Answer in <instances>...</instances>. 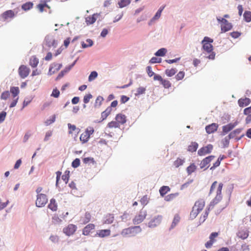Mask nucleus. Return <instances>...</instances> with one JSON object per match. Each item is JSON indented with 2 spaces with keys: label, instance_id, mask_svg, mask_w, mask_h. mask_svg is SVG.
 Segmentation results:
<instances>
[{
  "label": "nucleus",
  "instance_id": "nucleus-1",
  "mask_svg": "<svg viewBox=\"0 0 251 251\" xmlns=\"http://www.w3.org/2000/svg\"><path fill=\"white\" fill-rule=\"evenodd\" d=\"M213 42V40L208 37H205L201 42L203 51L210 53L207 57L209 59H214L215 56V54L213 51V47L211 44Z\"/></svg>",
  "mask_w": 251,
  "mask_h": 251
},
{
  "label": "nucleus",
  "instance_id": "nucleus-2",
  "mask_svg": "<svg viewBox=\"0 0 251 251\" xmlns=\"http://www.w3.org/2000/svg\"><path fill=\"white\" fill-rule=\"evenodd\" d=\"M205 206V201L203 199L197 201L190 212V216L192 219H195L202 211Z\"/></svg>",
  "mask_w": 251,
  "mask_h": 251
},
{
  "label": "nucleus",
  "instance_id": "nucleus-3",
  "mask_svg": "<svg viewBox=\"0 0 251 251\" xmlns=\"http://www.w3.org/2000/svg\"><path fill=\"white\" fill-rule=\"evenodd\" d=\"M142 229L140 226H131L123 229L121 235L123 237L134 236L140 233Z\"/></svg>",
  "mask_w": 251,
  "mask_h": 251
},
{
  "label": "nucleus",
  "instance_id": "nucleus-4",
  "mask_svg": "<svg viewBox=\"0 0 251 251\" xmlns=\"http://www.w3.org/2000/svg\"><path fill=\"white\" fill-rule=\"evenodd\" d=\"M94 132V128L92 127H89L87 128L85 131L83 132L80 136V140L82 143L84 144L87 142L90 138V137Z\"/></svg>",
  "mask_w": 251,
  "mask_h": 251
},
{
  "label": "nucleus",
  "instance_id": "nucleus-5",
  "mask_svg": "<svg viewBox=\"0 0 251 251\" xmlns=\"http://www.w3.org/2000/svg\"><path fill=\"white\" fill-rule=\"evenodd\" d=\"M223 185L222 182L218 183L217 181H214L210 187L209 194H211L214 192L216 193V195L222 194Z\"/></svg>",
  "mask_w": 251,
  "mask_h": 251
},
{
  "label": "nucleus",
  "instance_id": "nucleus-6",
  "mask_svg": "<svg viewBox=\"0 0 251 251\" xmlns=\"http://www.w3.org/2000/svg\"><path fill=\"white\" fill-rule=\"evenodd\" d=\"M218 21L222 23L221 27V32H226L230 30L232 28V25L231 23H229L224 18H221V19L219 18H217Z\"/></svg>",
  "mask_w": 251,
  "mask_h": 251
},
{
  "label": "nucleus",
  "instance_id": "nucleus-7",
  "mask_svg": "<svg viewBox=\"0 0 251 251\" xmlns=\"http://www.w3.org/2000/svg\"><path fill=\"white\" fill-rule=\"evenodd\" d=\"M147 216V211L145 210L142 209L139 212V214L135 216L133 219V223L134 225H138L143 221Z\"/></svg>",
  "mask_w": 251,
  "mask_h": 251
},
{
  "label": "nucleus",
  "instance_id": "nucleus-8",
  "mask_svg": "<svg viewBox=\"0 0 251 251\" xmlns=\"http://www.w3.org/2000/svg\"><path fill=\"white\" fill-rule=\"evenodd\" d=\"M48 199L45 194H40L37 195L36 201V205L37 207H41L44 206L47 202Z\"/></svg>",
  "mask_w": 251,
  "mask_h": 251
},
{
  "label": "nucleus",
  "instance_id": "nucleus-9",
  "mask_svg": "<svg viewBox=\"0 0 251 251\" xmlns=\"http://www.w3.org/2000/svg\"><path fill=\"white\" fill-rule=\"evenodd\" d=\"M45 44L49 48H55L57 45V42L52 35H47L45 38Z\"/></svg>",
  "mask_w": 251,
  "mask_h": 251
},
{
  "label": "nucleus",
  "instance_id": "nucleus-10",
  "mask_svg": "<svg viewBox=\"0 0 251 251\" xmlns=\"http://www.w3.org/2000/svg\"><path fill=\"white\" fill-rule=\"evenodd\" d=\"M18 73L21 78H25L30 73V69L27 66L22 65L19 67Z\"/></svg>",
  "mask_w": 251,
  "mask_h": 251
},
{
  "label": "nucleus",
  "instance_id": "nucleus-11",
  "mask_svg": "<svg viewBox=\"0 0 251 251\" xmlns=\"http://www.w3.org/2000/svg\"><path fill=\"white\" fill-rule=\"evenodd\" d=\"M77 229V226L74 224H69L63 228V232L67 236H71L74 234Z\"/></svg>",
  "mask_w": 251,
  "mask_h": 251
},
{
  "label": "nucleus",
  "instance_id": "nucleus-12",
  "mask_svg": "<svg viewBox=\"0 0 251 251\" xmlns=\"http://www.w3.org/2000/svg\"><path fill=\"white\" fill-rule=\"evenodd\" d=\"M213 148L211 144H208L206 146L201 148L198 151V154L200 156H203L211 152Z\"/></svg>",
  "mask_w": 251,
  "mask_h": 251
},
{
  "label": "nucleus",
  "instance_id": "nucleus-13",
  "mask_svg": "<svg viewBox=\"0 0 251 251\" xmlns=\"http://www.w3.org/2000/svg\"><path fill=\"white\" fill-rule=\"evenodd\" d=\"M15 13L14 11L12 10H8L4 12L1 15V18L4 21H7L9 19L13 18L15 16Z\"/></svg>",
  "mask_w": 251,
  "mask_h": 251
},
{
  "label": "nucleus",
  "instance_id": "nucleus-14",
  "mask_svg": "<svg viewBox=\"0 0 251 251\" xmlns=\"http://www.w3.org/2000/svg\"><path fill=\"white\" fill-rule=\"evenodd\" d=\"M237 122H235L234 123H229L226 125L222 127V134L225 135L227 133L233 129L237 125Z\"/></svg>",
  "mask_w": 251,
  "mask_h": 251
},
{
  "label": "nucleus",
  "instance_id": "nucleus-15",
  "mask_svg": "<svg viewBox=\"0 0 251 251\" xmlns=\"http://www.w3.org/2000/svg\"><path fill=\"white\" fill-rule=\"evenodd\" d=\"M215 158L213 155H210L204 158L201 162L200 166L201 169H203L206 167V169L208 168V164Z\"/></svg>",
  "mask_w": 251,
  "mask_h": 251
},
{
  "label": "nucleus",
  "instance_id": "nucleus-16",
  "mask_svg": "<svg viewBox=\"0 0 251 251\" xmlns=\"http://www.w3.org/2000/svg\"><path fill=\"white\" fill-rule=\"evenodd\" d=\"M222 194H217L212 201L210 202L208 206L210 208H213L214 206L219 203L222 200Z\"/></svg>",
  "mask_w": 251,
  "mask_h": 251
},
{
  "label": "nucleus",
  "instance_id": "nucleus-17",
  "mask_svg": "<svg viewBox=\"0 0 251 251\" xmlns=\"http://www.w3.org/2000/svg\"><path fill=\"white\" fill-rule=\"evenodd\" d=\"M218 127V125L216 123H212L205 127V130L208 134L213 133L217 131Z\"/></svg>",
  "mask_w": 251,
  "mask_h": 251
},
{
  "label": "nucleus",
  "instance_id": "nucleus-18",
  "mask_svg": "<svg viewBox=\"0 0 251 251\" xmlns=\"http://www.w3.org/2000/svg\"><path fill=\"white\" fill-rule=\"evenodd\" d=\"M115 119L120 125H124L126 122V116L121 113L118 114L116 116Z\"/></svg>",
  "mask_w": 251,
  "mask_h": 251
},
{
  "label": "nucleus",
  "instance_id": "nucleus-19",
  "mask_svg": "<svg viewBox=\"0 0 251 251\" xmlns=\"http://www.w3.org/2000/svg\"><path fill=\"white\" fill-rule=\"evenodd\" d=\"M95 226L93 224H89L85 226L82 230V233L84 235H88L95 229Z\"/></svg>",
  "mask_w": 251,
  "mask_h": 251
},
{
  "label": "nucleus",
  "instance_id": "nucleus-20",
  "mask_svg": "<svg viewBox=\"0 0 251 251\" xmlns=\"http://www.w3.org/2000/svg\"><path fill=\"white\" fill-rule=\"evenodd\" d=\"M161 219L162 217L160 216H158L157 217L154 218L149 223V226L153 227L159 225L161 223Z\"/></svg>",
  "mask_w": 251,
  "mask_h": 251
},
{
  "label": "nucleus",
  "instance_id": "nucleus-21",
  "mask_svg": "<svg viewBox=\"0 0 251 251\" xmlns=\"http://www.w3.org/2000/svg\"><path fill=\"white\" fill-rule=\"evenodd\" d=\"M110 233L111 231L110 229H101L98 231L96 235L100 238H103L109 236Z\"/></svg>",
  "mask_w": 251,
  "mask_h": 251
},
{
  "label": "nucleus",
  "instance_id": "nucleus-22",
  "mask_svg": "<svg viewBox=\"0 0 251 251\" xmlns=\"http://www.w3.org/2000/svg\"><path fill=\"white\" fill-rule=\"evenodd\" d=\"M114 220V216L112 214H108L106 215L103 219V224H111Z\"/></svg>",
  "mask_w": 251,
  "mask_h": 251
},
{
  "label": "nucleus",
  "instance_id": "nucleus-23",
  "mask_svg": "<svg viewBox=\"0 0 251 251\" xmlns=\"http://www.w3.org/2000/svg\"><path fill=\"white\" fill-rule=\"evenodd\" d=\"M98 16L97 14H94L91 16H89L85 18V22L87 25H90L94 24L97 20V18Z\"/></svg>",
  "mask_w": 251,
  "mask_h": 251
},
{
  "label": "nucleus",
  "instance_id": "nucleus-24",
  "mask_svg": "<svg viewBox=\"0 0 251 251\" xmlns=\"http://www.w3.org/2000/svg\"><path fill=\"white\" fill-rule=\"evenodd\" d=\"M68 127L69 129L68 133L69 134H72L74 132H75L76 133L75 135V136H76L80 131V129L76 128V126L74 125H72L69 123L68 124Z\"/></svg>",
  "mask_w": 251,
  "mask_h": 251
},
{
  "label": "nucleus",
  "instance_id": "nucleus-25",
  "mask_svg": "<svg viewBox=\"0 0 251 251\" xmlns=\"http://www.w3.org/2000/svg\"><path fill=\"white\" fill-rule=\"evenodd\" d=\"M48 207L52 211H56L57 210L58 205L55 200L51 199Z\"/></svg>",
  "mask_w": 251,
  "mask_h": 251
},
{
  "label": "nucleus",
  "instance_id": "nucleus-26",
  "mask_svg": "<svg viewBox=\"0 0 251 251\" xmlns=\"http://www.w3.org/2000/svg\"><path fill=\"white\" fill-rule=\"evenodd\" d=\"M250 103L251 100L249 98L240 99L238 100L239 105L242 107L248 105Z\"/></svg>",
  "mask_w": 251,
  "mask_h": 251
},
{
  "label": "nucleus",
  "instance_id": "nucleus-27",
  "mask_svg": "<svg viewBox=\"0 0 251 251\" xmlns=\"http://www.w3.org/2000/svg\"><path fill=\"white\" fill-rule=\"evenodd\" d=\"M112 108H111V107H107V108L101 114V121H102L105 120L107 117L110 114Z\"/></svg>",
  "mask_w": 251,
  "mask_h": 251
},
{
  "label": "nucleus",
  "instance_id": "nucleus-28",
  "mask_svg": "<svg viewBox=\"0 0 251 251\" xmlns=\"http://www.w3.org/2000/svg\"><path fill=\"white\" fill-rule=\"evenodd\" d=\"M91 215L89 212H86L83 216H82L80 218V221L84 224L88 223L91 220Z\"/></svg>",
  "mask_w": 251,
  "mask_h": 251
},
{
  "label": "nucleus",
  "instance_id": "nucleus-29",
  "mask_svg": "<svg viewBox=\"0 0 251 251\" xmlns=\"http://www.w3.org/2000/svg\"><path fill=\"white\" fill-rule=\"evenodd\" d=\"M249 236V232L247 230L242 229L238 231L237 236L241 239H246Z\"/></svg>",
  "mask_w": 251,
  "mask_h": 251
},
{
  "label": "nucleus",
  "instance_id": "nucleus-30",
  "mask_svg": "<svg viewBox=\"0 0 251 251\" xmlns=\"http://www.w3.org/2000/svg\"><path fill=\"white\" fill-rule=\"evenodd\" d=\"M39 63L38 59L35 56L31 57L29 60V65L33 68L36 67Z\"/></svg>",
  "mask_w": 251,
  "mask_h": 251
},
{
  "label": "nucleus",
  "instance_id": "nucleus-31",
  "mask_svg": "<svg viewBox=\"0 0 251 251\" xmlns=\"http://www.w3.org/2000/svg\"><path fill=\"white\" fill-rule=\"evenodd\" d=\"M197 169V166L195 165L194 163H191L187 168H186V171L188 175H191L193 173H194Z\"/></svg>",
  "mask_w": 251,
  "mask_h": 251
},
{
  "label": "nucleus",
  "instance_id": "nucleus-32",
  "mask_svg": "<svg viewBox=\"0 0 251 251\" xmlns=\"http://www.w3.org/2000/svg\"><path fill=\"white\" fill-rule=\"evenodd\" d=\"M180 220V216L179 215V214H176L174 216L173 222L171 225V228H174L177 225V224L179 222Z\"/></svg>",
  "mask_w": 251,
  "mask_h": 251
},
{
  "label": "nucleus",
  "instance_id": "nucleus-33",
  "mask_svg": "<svg viewBox=\"0 0 251 251\" xmlns=\"http://www.w3.org/2000/svg\"><path fill=\"white\" fill-rule=\"evenodd\" d=\"M185 162V159L184 158H177L173 163L174 166L175 168H178L179 166L182 165Z\"/></svg>",
  "mask_w": 251,
  "mask_h": 251
},
{
  "label": "nucleus",
  "instance_id": "nucleus-34",
  "mask_svg": "<svg viewBox=\"0 0 251 251\" xmlns=\"http://www.w3.org/2000/svg\"><path fill=\"white\" fill-rule=\"evenodd\" d=\"M170 191V188L169 186H163L161 187L159 189V192L160 195L162 197H163L165 195H166L168 192Z\"/></svg>",
  "mask_w": 251,
  "mask_h": 251
},
{
  "label": "nucleus",
  "instance_id": "nucleus-35",
  "mask_svg": "<svg viewBox=\"0 0 251 251\" xmlns=\"http://www.w3.org/2000/svg\"><path fill=\"white\" fill-rule=\"evenodd\" d=\"M231 139L227 135L221 141V144L223 146V147L225 148L228 147L229 144V141Z\"/></svg>",
  "mask_w": 251,
  "mask_h": 251
},
{
  "label": "nucleus",
  "instance_id": "nucleus-36",
  "mask_svg": "<svg viewBox=\"0 0 251 251\" xmlns=\"http://www.w3.org/2000/svg\"><path fill=\"white\" fill-rule=\"evenodd\" d=\"M198 147V144L196 142H192L188 146V151L190 152L196 151Z\"/></svg>",
  "mask_w": 251,
  "mask_h": 251
},
{
  "label": "nucleus",
  "instance_id": "nucleus-37",
  "mask_svg": "<svg viewBox=\"0 0 251 251\" xmlns=\"http://www.w3.org/2000/svg\"><path fill=\"white\" fill-rule=\"evenodd\" d=\"M242 131V129L238 128L236 129L233 131L231 132L228 136L230 137V139H232L235 138L237 135L239 134Z\"/></svg>",
  "mask_w": 251,
  "mask_h": 251
},
{
  "label": "nucleus",
  "instance_id": "nucleus-38",
  "mask_svg": "<svg viewBox=\"0 0 251 251\" xmlns=\"http://www.w3.org/2000/svg\"><path fill=\"white\" fill-rule=\"evenodd\" d=\"M211 209L212 208H210L209 206H208V207L206 209L204 214L200 217V222L203 223L205 221V220L207 218V216L209 214V212L210 209Z\"/></svg>",
  "mask_w": 251,
  "mask_h": 251
},
{
  "label": "nucleus",
  "instance_id": "nucleus-39",
  "mask_svg": "<svg viewBox=\"0 0 251 251\" xmlns=\"http://www.w3.org/2000/svg\"><path fill=\"white\" fill-rule=\"evenodd\" d=\"M33 3L31 2H27L22 5V8L25 11L30 10L33 7Z\"/></svg>",
  "mask_w": 251,
  "mask_h": 251
},
{
  "label": "nucleus",
  "instance_id": "nucleus-40",
  "mask_svg": "<svg viewBox=\"0 0 251 251\" xmlns=\"http://www.w3.org/2000/svg\"><path fill=\"white\" fill-rule=\"evenodd\" d=\"M165 7V6H162L160 7L159 10L157 11L154 16L152 18V20L154 21L158 20L161 16V13L162 11L163 10L164 8Z\"/></svg>",
  "mask_w": 251,
  "mask_h": 251
},
{
  "label": "nucleus",
  "instance_id": "nucleus-41",
  "mask_svg": "<svg viewBox=\"0 0 251 251\" xmlns=\"http://www.w3.org/2000/svg\"><path fill=\"white\" fill-rule=\"evenodd\" d=\"M107 126L110 128H119L120 126V125L115 120V121H111V122H109L107 124Z\"/></svg>",
  "mask_w": 251,
  "mask_h": 251
},
{
  "label": "nucleus",
  "instance_id": "nucleus-42",
  "mask_svg": "<svg viewBox=\"0 0 251 251\" xmlns=\"http://www.w3.org/2000/svg\"><path fill=\"white\" fill-rule=\"evenodd\" d=\"M130 3V0H120L118 2V5L120 8H123L128 5Z\"/></svg>",
  "mask_w": 251,
  "mask_h": 251
},
{
  "label": "nucleus",
  "instance_id": "nucleus-43",
  "mask_svg": "<svg viewBox=\"0 0 251 251\" xmlns=\"http://www.w3.org/2000/svg\"><path fill=\"white\" fill-rule=\"evenodd\" d=\"M167 52V50L165 48H161L158 50L155 53L156 56H163Z\"/></svg>",
  "mask_w": 251,
  "mask_h": 251
},
{
  "label": "nucleus",
  "instance_id": "nucleus-44",
  "mask_svg": "<svg viewBox=\"0 0 251 251\" xmlns=\"http://www.w3.org/2000/svg\"><path fill=\"white\" fill-rule=\"evenodd\" d=\"M176 72V69L172 68L171 69H167L165 71L166 75L168 76H173Z\"/></svg>",
  "mask_w": 251,
  "mask_h": 251
},
{
  "label": "nucleus",
  "instance_id": "nucleus-45",
  "mask_svg": "<svg viewBox=\"0 0 251 251\" xmlns=\"http://www.w3.org/2000/svg\"><path fill=\"white\" fill-rule=\"evenodd\" d=\"M86 42L88 44H85L84 42L81 43V46L83 48H86L89 47H91L93 44V41L90 39H87Z\"/></svg>",
  "mask_w": 251,
  "mask_h": 251
},
{
  "label": "nucleus",
  "instance_id": "nucleus-46",
  "mask_svg": "<svg viewBox=\"0 0 251 251\" xmlns=\"http://www.w3.org/2000/svg\"><path fill=\"white\" fill-rule=\"evenodd\" d=\"M10 92L12 94L14 98L17 96L19 93V89L18 87H12L10 88Z\"/></svg>",
  "mask_w": 251,
  "mask_h": 251
},
{
  "label": "nucleus",
  "instance_id": "nucleus-47",
  "mask_svg": "<svg viewBox=\"0 0 251 251\" xmlns=\"http://www.w3.org/2000/svg\"><path fill=\"white\" fill-rule=\"evenodd\" d=\"M161 83L165 88L168 89L171 86V83L168 80L163 79Z\"/></svg>",
  "mask_w": 251,
  "mask_h": 251
},
{
  "label": "nucleus",
  "instance_id": "nucleus-48",
  "mask_svg": "<svg viewBox=\"0 0 251 251\" xmlns=\"http://www.w3.org/2000/svg\"><path fill=\"white\" fill-rule=\"evenodd\" d=\"M150 198L147 195L144 196L140 200L141 203L143 205H147L149 201Z\"/></svg>",
  "mask_w": 251,
  "mask_h": 251
},
{
  "label": "nucleus",
  "instance_id": "nucleus-49",
  "mask_svg": "<svg viewBox=\"0 0 251 251\" xmlns=\"http://www.w3.org/2000/svg\"><path fill=\"white\" fill-rule=\"evenodd\" d=\"M244 17L245 21L247 22L251 21V12L245 11L244 14Z\"/></svg>",
  "mask_w": 251,
  "mask_h": 251
},
{
  "label": "nucleus",
  "instance_id": "nucleus-50",
  "mask_svg": "<svg viewBox=\"0 0 251 251\" xmlns=\"http://www.w3.org/2000/svg\"><path fill=\"white\" fill-rule=\"evenodd\" d=\"M103 100V98L101 96H98L96 100L95 103V106H100L102 103V102Z\"/></svg>",
  "mask_w": 251,
  "mask_h": 251
},
{
  "label": "nucleus",
  "instance_id": "nucleus-51",
  "mask_svg": "<svg viewBox=\"0 0 251 251\" xmlns=\"http://www.w3.org/2000/svg\"><path fill=\"white\" fill-rule=\"evenodd\" d=\"M177 195V193L171 194L166 196L164 199L166 201H169L174 199Z\"/></svg>",
  "mask_w": 251,
  "mask_h": 251
},
{
  "label": "nucleus",
  "instance_id": "nucleus-52",
  "mask_svg": "<svg viewBox=\"0 0 251 251\" xmlns=\"http://www.w3.org/2000/svg\"><path fill=\"white\" fill-rule=\"evenodd\" d=\"M45 7H47L50 8V6L47 4H42L39 3L37 5V8L39 10L40 12H43L44 11V8Z\"/></svg>",
  "mask_w": 251,
  "mask_h": 251
},
{
  "label": "nucleus",
  "instance_id": "nucleus-53",
  "mask_svg": "<svg viewBox=\"0 0 251 251\" xmlns=\"http://www.w3.org/2000/svg\"><path fill=\"white\" fill-rule=\"evenodd\" d=\"M69 178V171H66L65 174L62 176V179L66 184L68 183Z\"/></svg>",
  "mask_w": 251,
  "mask_h": 251
},
{
  "label": "nucleus",
  "instance_id": "nucleus-54",
  "mask_svg": "<svg viewBox=\"0 0 251 251\" xmlns=\"http://www.w3.org/2000/svg\"><path fill=\"white\" fill-rule=\"evenodd\" d=\"M146 91V88L143 87H140L137 89L136 93H135V95H140L143 94H144Z\"/></svg>",
  "mask_w": 251,
  "mask_h": 251
},
{
  "label": "nucleus",
  "instance_id": "nucleus-55",
  "mask_svg": "<svg viewBox=\"0 0 251 251\" xmlns=\"http://www.w3.org/2000/svg\"><path fill=\"white\" fill-rule=\"evenodd\" d=\"M98 76V73L96 71H93L91 73L89 76V81H91L94 80Z\"/></svg>",
  "mask_w": 251,
  "mask_h": 251
},
{
  "label": "nucleus",
  "instance_id": "nucleus-56",
  "mask_svg": "<svg viewBox=\"0 0 251 251\" xmlns=\"http://www.w3.org/2000/svg\"><path fill=\"white\" fill-rule=\"evenodd\" d=\"M185 73L183 71H180L175 76L177 80H180L183 78Z\"/></svg>",
  "mask_w": 251,
  "mask_h": 251
},
{
  "label": "nucleus",
  "instance_id": "nucleus-57",
  "mask_svg": "<svg viewBox=\"0 0 251 251\" xmlns=\"http://www.w3.org/2000/svg\"><path fill=\"white\" fill-rule=\"evenodd\" d=\"M92 98V95L90 94H87L84 96L83 101L84 103H87L89 102L91 99Z\"/></svg>",
  "mask_w": 251,
  "mask_h": 251
},
{
  "label": "nucleus",
  "instance_id": "nucleus-58",
  "mask_svg": "<svg viewBox=\"0 0 251 251\" xmlns=\"http://www.w3.org/2000/svg\"><path fill=\"white\" fill-rule=\"evenodd\" d=\"M10 93L8 91L3 92L0 96L1 99L6 100L9 97Z\"/></svg>",
  "mask_w": 251,
  "mask_h": 251
},
{
  "label": "nucleus",
  "instance_id": "nucleus-59",
  "mask_svg": "<svg viewBox=\"0 0 251 251\" xmlns=\"http://www.w3.org/2000/svg\"><path fill=\"white\" fill-rule=\"evenodd\" d=\"M59 95H60V92L56 88L54 89L53 90L52 93L51 94V96L53 97L54 98H56L59 97Z\"/></svg>",
  "mask_w": 251,
  "mask_h": 251
},
{
  "label": "nucleus",
  "instance_id": "nucleus-60",
  "mask_svg": "<svg viewBox=\"0 0 251 251\" xmlns=\"http://www.w3.org/2000/svg\"><path fill=\"white\" fill-rule=\"evenodd\" d=\"M80 165V160L78 158L75 159L72 163V166L74 168H77Z\"/></svg>",
  "mask_w": 251,
  "mask_h": 251
},
{
  "label": "nucleus",
  "instance_id": "nucleus-61",
  "mask_svg": "<svg viewBox=\"0 0 251 251\" xmlns=\"http://www.w3.org/2000/svg\"><path fill=\"white\" fill-rule=\"evenodd\" d=\"M218 235L219 232H212L209 236V239L210 240L213 241V242H215L216 241L215 238L217 237Z\"/></svg>",
  "mask_w": 251,
  "mask_h": 251
},
{
  "label": "nucleus",
  "instance_id": "nucleus-62",
  "mask_svg": "<svg viewBox=\"0 0 251 251\" xmlns=\"http://www.w3.org/2000/svg\"><path fill=\"white\" fill-rule=\"evenodd\" d=\"M161 61V59L159 58H157L156 57H153L151 58L150 61L151 63H160Z\"/></svg>",
  "mask_w": 251,
  "mask_h": 251
},
{
  "label": "nucleus",
  "instance_id": "nucleus-63",
  "mask_svg": "<svg viewBox=\"0 0 251 251\" xmlns=\"http://www.w3.org/2000/svg\"><path fill=\"white\" fill-rule=\"evenodd\" d=\"M147 72L149 76L151 77L154 75V73L152 71L151 67V66H148L147 67Z\"/></svg>",
  "mask_w": 251,
  "mask_h": 251
},
{
  "label": "nucleus",
  "instance_id": "nucleus-64",
  "mask_svg": "<svg viewBox=\"0 0 251 251\" xmlns=\"http://www.w3.org/2000/svg\"><path fill=\"white\" fill-rule=\"evenodd\" d=\"M244 114L248 116L251 115V106L244 109Z\"/></svg>",
  "mask_w": 251,
  "mask_h": 251
}]
</instances>
